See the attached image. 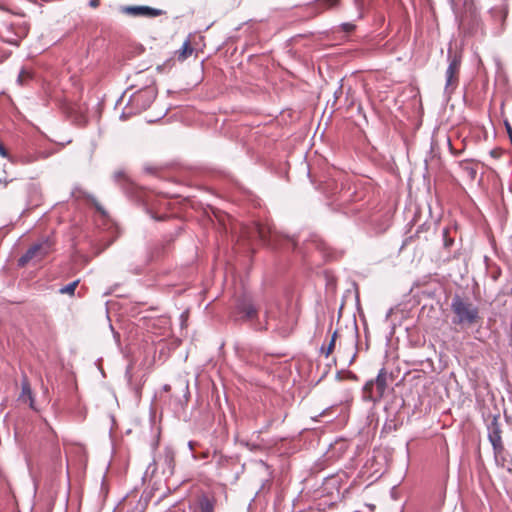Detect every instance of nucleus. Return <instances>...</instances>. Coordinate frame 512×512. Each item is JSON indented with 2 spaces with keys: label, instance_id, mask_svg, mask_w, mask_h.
<instances>
[{
  "label": "nucleus",
  "instance_id": "obj_1",
  "mask_svg": "<svg viewBox=\"0 0 512 512\" xmlns=\"http://www.w3.org/2000/svg\"><path fill=\"white\" fill-rule=\"evenodd\" d=\"M451 310L454 314L452 322L461 326H473L480 320L479 308L469 299L455 295L451 301Z\"/></svg>",
  "mask_w": 512,
  "mask_h": 512
},
{
  "label": "nucleus",
  "instance_id": "obj_2",
  "mask_svg": "<svg viewBox=\"0 0 512 512\" xmlns=\"http://www.w3.org/2000/svg\"><path fill=\"white\" fill-rule=\"evenodd\" d=\"M448 60L449 65L446 70V82L444 93L446 95H451L454 90L457 88L459 83V70L461 65V57L457 54L452 55L451 51L448 52Z\"/></svg>",
  "mask_w": 512,
  "mask_h": 512
},
{
  "label": "nucleus",
  "instance_id": "obj_3",
  "mask_svg": "<svg viewBox=\"0 0 512 512\" xmlns=\"http://www.w3.org/2000/svg\"><path fill=\"white\" fill-rule=\"evenodd\" d=\"M51 248L52 243L48 238L37 244H34L23 256L20 257L19 265L24 266L31 260L40 261L51 251Z\"/></svg>",
  "mask_w": 512,
  "mask_h": 512
},
{
  "label": "nucleus",
  "instance_id": "obj_4",
  "mask_svg": "<svg viewBox=\"0 0 512 512\" xmlns=\"http://www.w3.org/2000/svg\"><path fill=\"white\" fill-rule=\"evenodd\" d=\"M155 97L156 93L154 89L146 88L131 95L129 105L132 110L143 111L150 107Z\"/></svg>",
  "mask_w": 512,
  "mask_h": 512
},
{
  "label": "nucleus",
  "instance_id": "obj_5",
  "mask_svg": "<svg viewBox=\"0 0 512 512\" xmlns=\"http://www.w3.org/2000/svg\"><path fill=\"white\" fill-rule=\"evenodd\" d=\"M387 387V373L385 369H381L375 379V381L367 382L364 386V390L369 394V398L373 401L380 399Z\"/></svg>",
  "mask_w": 512,
  "mask_h": 512
},
{
  "label": "nucleus",
  "instance_id": "obj_6",
  "mask_svg": "<svg viewBox=\"0 0 512 512\" xmlns=\"http://www.w3.org/2000/svg\"><path fill=\"white\" fill-rule=\"evenodd\" d=\"M121 11L130 16L147 18H154L163 14L162 10L149 6H124Z\"/></svg>",
  "mask_w": 512,
  "mask_h": 512
},
{
  "label": "nucleus",
  "instance_id": "obj_7",
  "mask_svg": "<svg viewBox=\"0 0 512 512\" xmlns=\"http://www.w3.org/2000/svg\"><path fill=\"white\" fill-rule=\"evenodd\" d=\"M500 429L496 421H493L489 426V440L494 448V450H500L502 448V441L500 435Z\"/></svg>",
  "mask_w": 512,
  "mask_h": 512
},
{
  "label": "nucleus",
  "instance_id": "obj_8",
  "mask_svg": "<svg viewBox=\"0 0 512 512\" xmlns=\"http://www.w3.org/2000/svg\"><path fill=\"white\" fill-rule=\"evenodd\" d=\"M237 309L239 313L243 314L246 320H253L257 315V310L250 301H242L238 304Z\"/></svg>",
  "mask_w": 512,
  "mask_h": 512
},
{
  "label": "nucleus",
  "instance_id": "obj_9",
  "mask_svg": "<svg viewBox=\"0 0 512 512\" xmlns=\"http://www.w3.org/2000/svg\"><path fill=\"white\" fill-rule=\"evenodd\" d=\"M214 501L209 497L203 496L199 500L200 512H214Z\"/></svg>",
  "mask_w": 512,
  "mask_h": 512
},
{
  "label": "nucleus",
  "instance_id": "obj_10",
  "mask_svg": "<svg viewBox=\"0 0 512 512\" xmlns=\"http://www.w3.org/2000/svg\"><path fill=\"white\" fill-rule=\"evenodd\" d=\"M78 283H79V280H76V281L69 283L68 285L60 288L59 291L61 294L73 295Z\"/></svg>",
  "mask_w": 512,
  "mask_h": 512
},
{
  "label": "nucleus",
  "instance_id": "obj_11",
  "mask_svg": "<svg viewBox=\"0 0 512 512\" xmlns=\"http://www.w3.org/2000/svg\"><path fill=\"white\" fill-rule=\"evenodd\" d=\"M336 337H337V332H334L326 350H324V348H322V352L325 353L326 357H328L331 354V352L333 351V349L335 347Z\"/></svg>",
  "mask_w": 512,
  "mask_h": 512
},
{
  "label": "nucleus",
  "instance_id": "obj_12",
  "mask_svg": "<svg viewBox=\"0 0 512 512\" xmlns=\"http://www.w3.org/2000/svg\"><path fill=\"white\" fill-rule=\"evenodd\" d=\"M28 397L29 400L31 402H33V399H32V392H31V388H30V385L28 382H23L22 384V397ZM30 405L32 406V403H30Z\"/></svg>",
  "mask_w": 512,
  "mask_h": 512
},
{
  "label": "nucleus",
  "instance_id": "obj_13",
  "mask_svg": "<svg viewBox=\"0 0 512 512\" xmlns=\"http://www.w3.org/2000/svg\"><path fill=\"white\" fill-rule=\"evenodd\" d=\"M192 48L190 47V43L189 41H185L183 43V46H182V49L180 51V57H182L183 59H185L188 55H190L192 53Z\"/></svg>",
  "mask_w": 512,
  "mask_h": 512
},
{
  "label": "nucleus",
  "instance_id": "obj_14",
  "mask_svg": "<svg viewBox=\"0 0 512 512\" xmlns=\"http://www.w3.org/2000/svg\"><path fill=\"white\" fill-rule=\"evenodd\" d=\"M29 78H31V73L25 69H22L18 75L17 82L20 85H23Z\"/></svg>",
  "mask_w": 512,
  "mask_h": 512
},
{
  "label": "nucleus",
  "instance_id": "obj_15",
  "mask_svg": "<svg viewBox=\"0 0 512 512\" xmlns=\"http://www.w3.org/2000/svg\"><path fill=\"white\" fill-rule=\"evenodd\" d=\"M0 155L4 158H8L10 161L14 162V160L9 156L7 150L3 146V144L0 142Z\"/></svg>",
  "mask_w": 512,
  "mask_h": 512
},
{
  "label": "nucleus",
  "instance_id": "obj_16",
  "mask_svg": "<svg viewBox=\"0 0 512 512\" xmlns=\"http://www.w3.org/2000/svg\"><path fill=\"white\" fill-rule=\"evenodd\" d=\"M173 453L171 451H167L165 454V461L168 464L170 468H172V462H173Z\"/></svg>",
  "mask_w": 512,
  "mask_h": 512
},
{
  "label": "nucleus",
  "instance_id": "obj_17",
  "mask_svg": "<svg viewBox=\"0 0 512 512\" xmlns=\"http://www.w3.org/2000/svg\"><path fill=\"white\" fill-rule=\"evenodd\" d=\"M320 3L325 4L327 8L334 6L338 0H319Z\"/></svg>",
  "mask_w": 512,
  "mask_h": 512
},
{
  "label": "nucleus",
  "instance_id": "obj_18",
  "mask_svg": "<svg viewBox=\"0 0 512 512\" xmlns=\"http://www.w3.org/2000/svg\"><path fill=\"white\" fill-rule=\"evenodd\" d=\"M277 328H278L279 332H280L283 336L288 335V334L290 333L291 329H292L291 327H289V328H284V327H282V326H278Z\"/></svg>",
  "mask_w": 512,
  "mask_h": 512
},
{
  "label": "nucleus",
  "instance_id": "obj_19",
  "mask_svg": "<svg viewBox=\"0 0 512 512\" xmlns=\"http://www.w3.org/2000/svg\"><path fill=\"white\" fill-rule=\"evenodd\" d=\"M89 5L93 8H96L99 5V0H90Z\"/></svg>",
  "mask_w": 512,
  "mask_h": 512
},
{
  "label": "nucleus",
  "instance_id": "obj_20",
  "mask_svg": "<svg viewBox=\"0 0 512 512\" xmlns=\"http://www.w3.org/2000/svg\"><path fill=\"white\" fill-rule=\"evenodd\" d=\"M344 26V29L347 30V31H350L354 28V26L352 24H349V23H346L343 25Z\"/></svg>",
  "mask_w": 512,
  "mask_h": 512
},
{
  "label": "nucleus",
  "instance_id": "obj_21",
  "mask_svg": "<svg viewBox=\"0 0 512 512\" xmlns=\"http://www.w3.org/2000/svg\"><path fill=\"white\" fill-rule=\"evenodd\" d=\"M257 230H258V234H259V236H260L261 238H264V237H265V236H264V230H263L262 228H257Z\"/></svg>",
  "mask_w": 512,
  "mask_h": 512
},
{
  "label": "nucleus",
  "instance_id": "obj_22",
  "mask_svg": "<svg viewBox=\"0 0 512 512\" xmlns=\"http://www.w3.org/2000/svg\"><path fill=\"white\" fill-rule=\"evenodd\" d=\"M0 183H2L4 186H6L8 184V181L6 179L5 180L0 179Z\"/></svg>",
  "mask_w": 512,
  "mask_h": 512
},
{
  "label": "nucleus",
  "instance_id": "obj_23",
  "mask_svg": "<svg viewBox=\"0 0 512 512\" xmlns=\"http://www.w3.org/2000/svg\"><path fill=\"white\" fill-rule=\"evenodd\" d=\"M130 373H131V367H130V366H128V367H127V370H126V374L130 376Z\"/></svg>",
  "mask_w": 512,
  "mask_h": 512
},
{
  "label": "nucleus",
  "instance_id": "obj_24",
  "mask_svg": "<svg viewBox=\"0 0 512 512\" xmlns=\"http://www.w3.org/2000/svg\"><path fill=\"white\" fill-rule=\"evenodd\" d=\"M255 329L262 330V329H265V327L259 325V326H255Z\"/></svg>",
  "mask_w": 512,
  "mask_h": 512
},
{
  "label": "nucleus",
  "instance_id": "obj_25",
  "mask_svg": "<svg viewBox=\"0 0 512 512\" xmlns=\"http://www.w3.org/2000/svg\"><path fill=\"white\" fill-rule=\"evenodd\" d=\"M96 207H97L98 211H100L102 214H104V211L102 210V208L100 206L97 205Z\"/></svg>",
  "mask_w": 512,
  "mask_h": 512
},
{
  "label": "nucleus",
  "instance_id": "obj_26",
  "mask_svg": "<svg viewBox=\"0 0 512 512\" xmlns=\"http://www.w3.org/2000/svg\"><path fill=\"white\" fill-rule=\"evenodd\" d=\"M355 357H356V354H354V355L352 356V359L350 360V363H352V362L354 361Z\"/></svg>",
  "mask_w": 512,
  "mask_h": 512
},
{
  "label": "nucleus",
  "instance_id": "obj_27",
  "mask_svg": "<svg viewBox=\"0 0 512 512\" xmlns=\"http://www.w3.org/2000/svg\"><path fill=\"white\" fill-rule=\"evenodd\" d=\"M452 4H453L454 7L457 6V3L455 2V0H452Z\"/></svg>",
  "mask_w": 512,
  "mask_h": 512
},
{
  "label": "nucleus",
  "instance_id": "obj_28",
  "mask_svg": "<svg viewBox=\"0 0 512 512\" xmlns=\"http://www.w3.org/2000/svg\"><path fill=\"white\" fill-rule=\"evenodd\" d=\"M30 162L29 160H22V163H28Z\"/></svg>",
  "mask_w": 512,
  "mask_h": 512
},
{
  "label": "nucleus",
  "instance_id": "obj_29",
  "mask_svg": "<svg viewBox=\"0 0 512 512\" xmlns=\"http://www.w3.org/2000/svg\"><path fill=\"white\" fill-rule=\"evenodd\" d=\"M356 4L359 5L360 0H355Z\"/></svg>",
  "mask_w": 512,
  "mask_h": 512
},
{
  "label": "nucleus",
  "instance_id": "obj_30",
  "mask_svg": "<svg viewBox=\"0 0 512 512\" xmlns=\"http://www.w3.org/2000/svg\"><path fill=\"white\" fill-rule=\"evenodd\" d=\"M510 190L512 191V186L510 187Z\"/></svg>",
  "mask_w": 512,
  "mask_h": 512
}]
</instances>
